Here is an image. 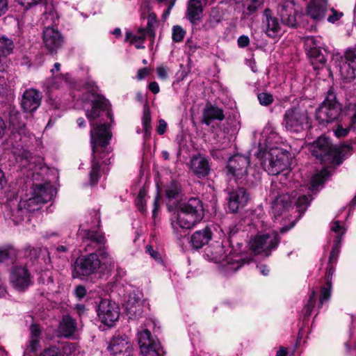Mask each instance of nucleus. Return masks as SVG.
Instances as JSON below:
<instances>
[{"instance_id":"1","label":"nucleus","mask_w":356,"mask_h":356,"mask_svg":"<svg viewBox=\"0 0 356 356\" xmlns=\"http://www.w3.org/2000/svg\"><path fill=\"white\" fill-rule=\"evenodd\" d=\"M87 99L91 102L92 108L87 110L86 115L92 127L90 130V143L92 149L90 181L92 185L97 183L100 168L99 160L109 154L108 145L111 138V133L107 124H95L93 121L101 117L102 113L106 112L108 118L112 120L109 111V103L102 95L95 92L88 94Z\"/></svg>"},{"instance_id":"2","label":"nucleus","mask_w":356,"mask_h":356,"mask_svg":"<svg viewBox=\"0 0 356 356\" xmlns=\"http://www.w3.org/2000/svg\"><path fill=\"white\" fill-rule=\"evenodd\" d=\"M229 238L224 241L222 245H217L211 252V259L217 264H220L225 273H231L238 270L245 262V254L241 250L242 244L236 243L234 246L230 238L238 232V229L234 224L230 225L226 229Z\"/></svg>"},{"instance_id":"3","label":"nucleus","mask_w":356,"mask_h":356,"mask_svg":"<svg viewBox=\"0 0 356 356\" xmlns=\"http://www.w3.org/2000/svg\"><path fill=\"white\" fill-rule=\"evenodd\" d=\"M204 216V209L202 201L199 198L191 197L179 204L176 221L172 222V225L174 229H190L200 222Z\"/></svg>"},{"instance_id":"4","label":"nucleus","mask_w":356,"mask_h":356,"mask_svg":"<svg viewBox=\"0 0 356 356\" xmlns=\"http://www.w3.org/2000/svg\"><path fill=\"white\" fill-rule=\"evenodd\" d=\"M350 149L348 145H332L327 138L321 136L314 143L311 151L314 156L325 164H340Z\"/></svg>"},{"instance_id":"5","label":"nucleus","mask_w":356,"mask_h":356,"mask_svg":"<svg viewBox=\"0 0 356 356\" xmlns=\"http://www.w3.org/2000/svg\"><path fill=\"white\" fill-rule=\"evenodd\" d=\"M153 8L154 1L143 0L140 7L141 17L147 19V27L139 28L135 34L131 31H127L125 33V40L131 44H134L137 49L144 47L142 44L146 35H149L151 40L154 39V27L156 24V18L152 11Z\"/></svg>"},{"instance_id":"6","label":"nucleus","mask_w":356,"mask_h":356,"mask_svg":"<svg viewBox=\"0 0 356 356\" xmlns=\"http://www.w3.org/2000/svg\"><path fill=\"white\" fill-rule=\"evenodd\" d=\"M341 111V104L337 99L335 93L329 90L324 101L316 111V119L319 124L326 125L337 121Z\"/></svg>"},{"instance_id":"7","label":"nucleus","mask_w":356,"mask_h":356,"mask_svg":"<svg viewBox=\"0 0 356 356\" xmlns=\"http://www.w3.org/2000/svg\"><path fill=\"white\" fill-rule=\"evenodd\" d=\"M282 124L292 133H300L311 127V120L306 109L293 106L284 115Z\"/></svg>"},{"instance_id":"8","label":"nucleus","mask_w":356,"mask_h":356,"mask_svg":"<svg viewBox=\"0 0 356 356\" xmlns=\"http://www.w3.org/2000/svg\"><path fill=\"white\" fill-rule=\"evenodd\" d=\"M80 234L82 235L83 242L86 243V251L95 250L102 259H106L105 262L111 264L113 260L105 250L106 238L102 233L97 230L86 229H81Z\"/></svg>"},{"instance_id":"9","label":"nucleus","mask_w":356,"mask_h":356,"mask_svg":"<svg viewBox=\"0 0 356 356\" xmlns=\"http://www.w3.org/2000/svg\"><path fill=\"white\" fill-rule=\"evenodd\" d=\"M305 48L315 70L319 69L327 61L328 53L321 48V38L307 36L304 39Z\"/></svg>"},{"instance_id":"10","label":"nucleus","mask_w":356,"mask_h":356,"mask_svg":"<svg viewBox=\"0 0 356 356\" xmlns=\"http://www.w3.org/2000/svg\"><path fill=\"white\" fill-rule=\"evenodd\" d=\"M280 243V238L276 232L257 235L250 241V249L257 254L264 253L269 256L272 250L275 249Z\"/></svg>"},{"instance_id":"11","label":"nucleus","mask_w":356,"mask_h":356,"mask_svg":"<svg viewBox=\"0 0 356 356\" xmlns=\"http://www.w3.org/2000/svg\"><path fill=\"white\" fill-rule=\"evenodd\" d=\"M250 158L248 156L236 154L232 156L227 163V168L229 175L241 184L246 181Z\"/></svg>"},{"instance_id":"12","label":"nucleus","mask_w":356,"mask_h":356,"mask_svg":"<svg viewBox=\"0 0 356 356\" xmlns=\"http://www.w3.org/2000/svg\"><path fill=\"white\" fill-rule=\"evenodd\" d=\"M288 156L280 149H271L265 163V170L270 175H278L288 169Z\"/></svg>"},{"instance_id":"13","label":"nucleus","mask_w":356,"mask_h":356,"mask_svg":"<svg viewBox=\"0 0 356 356\" xmlns=\"http://www.w3.org/2000/svg\"><path fill=\"white\" fill-rule=\"evenodd\" d=\"M101 261L96 252L78 257L74 263V273L77 277L88 276L99 268Z\"/></svg>"},{"instance_id":"14","label":"nucleus","mask_w":356,"mask_h":356,"mask_svg":"<svg viewBox=\"0 0 356 356\" xmlns=\"http://www.w3.org/2000/svg\"><path fill=\"white\" fill-rule=\"evenodd\" d=\"M282 23L273 15L271 10L266 8L262 15L261 30L267 37L280 38L284 33Z\"/></svg>"},{"instance_id":"15","label":"nucleus","mask_w":356,"mask_h":356,"mask_svg":"<svg viewBox=\"0 0 356 356\" xmlns=\"http://www.w3.org/2000/svg\"><path fill=\"white\" fill-rule=\"evenodd\" d=\"M278 183L273 181L270 186V196L272 202V211L275 215L280 216L282 211L293 202L295 196H291L285 191H277Z\"/></svg>"},{"instance_id":"16","label":"nucleus","mask_w":356,"mask_h":356,"mask_svg":"<svg viewBox=\"0 0 356 356\" xmlns=\"http://www.w3.org/2000/svg\"><path fill=\"white\" fill-rule=\"evenodd\" d=\"M97 313L104 324L112 326L119 318L120 309L115 302L108 299H103L98 305Z\"/></svg>"},{"instance_id":"17","label":"nucleus","mask_w":356,"mask_h":356,"mask_svg":"<svg viewBox=\"0 0 356 356\" xmlns=\"http://www.w3.org/2000/svg\"><path fill=\"white\" fill-rule=\"evenodd\" d=\"M37 196L31 192V197L27 200H22L17 204V208L10 211L13 220L17 222L23 220L25 212H33L40 209V205L42 204Z\"/></svg>"},{"instance_id":"18","label":"nucleus","mask_w":356,"mask_h":356,"mask_svg":"<svg viewBox=\"0 0 356 356\" xmlns=\"http://www.w3.org/2000/svg\"><path fill=\"white\" fill-rule=\"evenodd\" d=\"M108 349L113 356H131L132 344L126 335H115L111 340Z\"/></svg>"},{"instance_id":"19","label":"nucleus","mask_w":356,"mask_h":356,"mask_svg":"<svg viewBox=\"0 0 356 356\" xmlns=\"http://www.w3.org/2000/svg\"><path fill=\"white\" fill-rule=\"evenodd\" d=\"M10 283L19 291H24L31 284V277L28 270L23 266H15L10 273Z\"/></svg>"},{"instance_id":"20","label":"nucleus","mask_w":356,"mask_h":356,"mask_svg":"<svg viewBox=\"0 0 356 356\" xmlns=\"http://www.w3.org/2000/svg\"><path fill=\"white\" fill-rule=\"evenodd\" d=\"M278 13L283 24L291 28L296 27L298 10L293 0L283 1L279 6Z\"/></svg>"},{"instance_id":"21","label":"nucleus","mask_w":356,"mask_h":356,"mask_svg":"<svg viewBox=\"0 0 356 356\" xmlns=\"http://www.w3.org/2000/svg\"><path fill=\"white\" fill-rule=\"evenodd\" d=\"M339 72L345 79L350 80L356 77V49H348L341 58Z\"/></svg>"},{"instance_id":"22","label":"nucleus","mask_w":356,"mask_h":356,"mask_svg":"<svg viewBox=\"0 0 356 356\" xmlns=\"http://www.w3.org/2000/svg\"><path fill=\"white\" fill-rule=\"evenodd\" d=\"M248 200L249 194L244 188H234L228 193V209L232 213H236L246 205Z\"/></svg>"},{"instance_id":"23","label":"nucleus","mask_w":356,"mask_h":356,"mask_svg":"<svg viewBox=\"0 0 356 356\" xmlns=\"http://www.w3.org/2000/svg\"><path fill=\"white\" fill-rule=\"evenodd\" d=\"M138 343L143 356H156V340L148 329L138 332Z\"/></svg>"},{"instance_id":"24","label":"nucleus","mask_w":356,"mask_h":356,"mask_svg":"<svg viewBox=\"0 0 356 356\" xmlns=\"http://www.w3.org/2000/svg\"><path fill=\"white\" fill-rule=\"evenodd\" d=\"M41 93L33 88L24 91L22 98V107L26 113L35 111L41 104Z\"/></svg>"},{"instance_id":"25","label":"nucleus","mask_w":356,"mask_h":356,"mask_svg":"<svg viewBox=\"0 0 356 356\" xmlns=\"http://www.w3.org/2000/svg\"><path fill=\"white\" fill-rule=\"evenodd\" d=\"M43 42L51 53L56 52L63 44V38L57 29L47 27L43 31Z\"/></svg>"},{"instance_id":"26","label":"nucleus","mask_w":356,"mask_h":356,"mask_svg":"<svg viewBox=\"0 0 356 356\" xmlns=\"http://www.w3.org/2000/svg\"><path fill=\"white\" fill-rule=\"evenodd\" d=\"M207 0H188L186 9V17L193 25L200 22L203 15L204 6Z\"/></svg>"},{"instance_id":"27","label":"nucleus","mask_w":356,"mask_h":356,"mask_svg":"<svg viewBox=\"0 0 356 356\" xmlns=\"http://www.w3.org/2000/svg\"><path fill=\"white\" fill-rule=\"evenodd\" d=\"M190 168L197 177L201 178L209 175L210 165L205 156L202 154H197L191 158Z\"/></svg>"},{"instance_id":"28","label":"nucleus","mask_w":356,"mask_h":356,"mask_svg":"<svg viewBox=\"0 0 356 356\" xmlns=\"http://www.w3.org/2000/svg\"><path fill=\"white\" fill-rule=\"evenodd\" d=\"M328 10L327 1L325 0H312L307 6V13L314 21L323 19Z\"/></svg>"},{"instance_id":"29","label":"nucleus","mask_w":356,"mask_h":356,"mask_svg":"<svg viewBox=\"0 0 356 356\" xmlns=\"http://www.w3.org/2000/svg\"><path fill=\"white\" fill-rule=\"evenodd\" d=\"M31 189L39 202L42 204L50 201L56 193V189L49 182L34 184Z\"/></svg>"},{"instance_id":"30","label":"nucleus","mask_w":356,"mask_h":356,"mask_svg":"<svg viewBox=\"0 0 356 356\" xmlns=\"http://www.w3.org/2000/svg\"><path fill=\"white\" fill-rule=\"evenodd\" d=\"M347 115L350 118L348 127L344 128L342 125H338L334 130L335 136L338 138L344 137L348 135L350 130L356 129V104H349L347 107Z\"/></svg>"},{"instance_id":"31","label":"nucleus","mask_w":356,"mask_h":356,"mask_svg":"<svg viewBox=\"0 0 356 356\" xmlns=\"http://www.w3.org/2000/svg\"><path fill=\"white\" fill-rule=\"evenodd\" d=\"M224 118L223 110L211 104H207L203 111L202 122L208 126L213 120L222 121Z\"/></svg>"},{"instance_id":"32","label":"nucleus","mask_w":356,"mask_h":356,"mask_svg":"<svg viewBox=\"0 0 356 356\" xmlns=\"http://www.w3.org/2000/svg\"><path fill=\"white\" fill-rule=\"evenodd\" d=\"M211 238V232L205 227L202 230L195 232L191 238V243L193 248L200 249L207 244Z\"/></svg>"},{"instance_id":"33","label":"nucleus","mask_w":356,"mask_h":356,"mask_svg":"<svg viewBox=\"0 0 356 356\" xmlns=\"http://www.w3.org/2000/svg\"><path fill=\"white\" fill-rule=\"evenodd\" d=\"M76 328V321L70 316H65L60 323L58 329L61 335L65 337H69L74 333Z\"/></svg>"},{"instance_id":"34","label":"nucleus","mask_w":356,"mask_h":356,"mask_svg":"<svg viewBox=\"0 0 356 356\" xmlns=\"http://www.w3.org/2000/svg\"><path fill=\"white\" fill-rule=\"evenodd\" d=\"M222 15L218 9L213 8L210 11L208 18L202 25V29L204 31H209L217 26V25L221 22Z\"/></svg>"},{"instance_id":"35","label":"nucleus","mask_w":356,"mask_h":356,"mask_svg":"<svg viewBox=\"0 0 356 356\" xmlns=\"http://www.w3.org/2000/svg\"><path fill=\"white\" fill-rule=\"evenodd\" d=\"M13 48L14 44L10 39L4 36L0 37V63L13 52Z\"/></svg>"},{"instance_id":"36","label":"nucleus","mask_w":356,"mask_h":356,"mask_svg":"<svg viewBox=\"0 0 356 356\" xmlns=\"http://www.w3.org/2000/svg\"><path fill=\"white\" fill-rule=\"evenodd\" d=\"M31 336L29 341V348L32 352L37 350L40 341V331L38 325H31L30 327Z\"/></svg>"},{"instance_id":"37","label":"nucleus","mask_w":356,"mask_h":356,"mask_svg":"<svg viewBox=\"0 0 356 356\" xmlns=\"http://www.w3.org/2000/svg\"><path fill=\"white\" fill-rule=\"evenodd\" d=\"M70 347L69 345L52 346L44 350L41 356H65L66 350Z\"/></svg>"},{"instance_id":"38","label":"nucleus","mask_w":356,"mask_h":356,"mask_svg":"<svg viewBox=\"0 0 356 356\" xmlns=\"http://www.w3.org/2000/svg\"><path fill=\"white\" fill-rule=\"evenodd\" d=\"M328 176L329 172L326 168L323 169L319 172L314 175L311 181L312 189L314 190L322 184Z\"/></svg>"},{"instance_id":"39","label":"nucleus","mask_w":356,"mask_h":356,"mask_svg":"<svg viewBox=\"0 0 356 356\" xmlns=\"http://www.w3.org/2000/svg\"><path fill=\"white\" fill-rule=\"evenodd\" d=\"M331 291L332 282L328 280V281L326 282L325 285L321 288L318 307H321L325 302L330 299L331 296Z\"/></svg>"},{"instance_id":"40","label":"nucleus","mask_w":356,"mask_h":356,"mask_svg":"<svg viewBox=\"0 0 356 356\" xmlns=\"http://www.w3.org/2000/svg\"><path fill=\"white\" fill-rule=\"evenodd\" d=\"M143 129L145 131V137L147 138L150 134V113L148 107L145 105L143 110V116L142 119Z\"/></svg>"},{"instance_id":"41","label":"nucleus","mask_w":356,"mask_h":356,"mask_svg":"<svg viewBox=\"0 0 356 356\" xmlns=\"http://www.w3.org/2000/svg\"><path fill=\"white\" fill-rule=\"evenodd\" d=\"M340 243H341V237L337 236L334 240V243L333 245L332 249L330 254V257H329V263L330 264H332L337 261V257L339 254V252H340V247H341Z\"/></svg>"},{"instance_id":"42","label":"nucleus","mask_w":356,"mask_h":356,"mask_svg":"<svg viewBox=\"0 0 356 356\" xmlns=\"http://www.w3.org/2000/svg\"><path fill=\"white\" fill-rule=\"evenodd\" d=\"M309 204V200L305 195H300L296 201V209L300 214L306 211Z\"/></svg>"},{"instance_id":"43","label":"nucleus","mask_w":356,"mask_h":356,"mask_svg":"<svg viewBox=\"0 0 356 356\" xmlns=\"http://www.w3.org/2000/svg\"><path fill=\"white\" fill-rule=\"evenodd\" d=\"M316 302V292L313 291L309 296L307 304L304 307L303 312L305 318H308L313 310Z\"/></svg>"},{"instance_id":"44","label":"nucleus","mask_w":356,"mask_h":356,"mask_svg":"<svg viewBox=\"0 0 356 356\" xmlns=\"http://www.w3.org/2000/svg\"><path fill=\"white\" fill-rule=\"evenodd\" d=\"M147 195V191L145 188H141L139 191V193L136 199V205L138 209L141 212H144L145 211L144 204L146 201L145 196Z\"/></svg>"},{"instance_id":"45","label":"nucleus","mask_w":356,"mask_h":356,"mask_svg":"<svg viewBox=\"0 0 356 356\" xmlns=\"http://www.w3.org/2000/svg\"><path fill=\"white\" fill-rule=\"evenodd\" d=\"M186 34V31L180 26H174L172 28V40L176 42H181Z\"/></svg>"},{"instance_id":"46","label":"nucleus","mask_w":356,"mask_h":356,"mask_svg":"<svg viewBox=\"0 0 356 356\" xmlns=\"http://www.w3.org/2000/svg\"><path fill=\"white\" fill-rule=\"evenodd\" d=\"M259 103L262 106H267L271 104L273 102V97L271 94L267 92H261L257 95Z\"/></svg>"},{"instance_id":"47","label":"nucleus","mask_w":356,"mask_h":356,"mask_svg":"<svg viewBox=\"0 0 356 356\" xmlns=\"http://www.w3.org/2000/svg\"><path fill=\"white\" fill-rule=\"evenodd\" d=\"M137 305L134 306L131 305L130 301L128 302L127 306V312L133 315L140 316L142 313L141 302L140 300L136 302Z\"/></svg>"},{"instance_id":"48","label":"nucleus","mask_w":356,"mask_h":356,"mask_svg":"<svg viewBox=\"0 0 356 356\" xmlns=\"http://www.w3.org/2000/svg\"><path fill=\"white\" fill-rule=\"evenodd\" d=\"M264 0H245V5L247 6L248 10L250 13L254 12L257 8L262 4Z\"/></svg>"},{"instance_id":"49","label":"nucleus","mask_w":356,"mask_h":356,"mask_svg":"<svg viewBox=\"0 0 356 356\" xmlns=\"http://www.w3.org/2000/svg\"><path fill=\"white\" fill-rule=\"evenodd\" d=\"M331 14L327 16V21L330 23H335L339 19H341L343 14L341 12H339L333 8L330 9Z\"/></svg>"},{"instance_id":"50","label":"nucleus","mask_w":356,"mask_h":356,"mask_svg":"<svg viewBox=\"0 0 356 356\" xmlns=\"http://www.w3.org/2000/svg\"><path fill=\"white\" fill-rule=\"evenodd\" d=\"M70 249L69 245H59L52 249L54 250V254H57L59 257H65L66 253L68 252Z\"/></svg>"},{"instance_id":"51","label":"nucleus","mask_w":356,"mask_h":356,"mask_svg":"<svg viewBox=\"0 0 356 356\" xmlns=\"http://www.w3.org/2000/svg\"><path fill=\"white\" fill-rule=\"evenodd\" d=\"M19 4L24 8V10H28L32 6L42 2V0H18Z\"/></svg>"},{"instance_id":"52","label":"nucleus","mask_w":356,"mask_h":356,"mask_svg":"<svg viewBox=\"0 0 356 356\" xmlns=\"http://www.w3.org/2000/svg\"><path fill=\"white\" fill-rule=\"evenodd\" d=\"M330 229L332 232L338 234L337 236H339L341 238L344 233V231L342 230V227L340 225V222L339 220L334 221L331 225Z\"/></svg>"},{"instance_id":"53","label":"nucleus","mask_w":356,"mask_h":356,"mask_svg":"<svg viewBox=\"0 0 356 356\" xmlns=\"http://www.w3.org/2000/svg\"><path fill=\"white\" fill-rule=\"evenodd\" d=\"M237 44L239 47L245 48L250 44V39L247 35H241L237 40Z\"/></svg>"},{"instance_id":"54","label":"nucleus","mask_w":356,"mask_h":356,"mask_svg":"<svg viewBox=\"0 0 356 356\" xmlns=\"http://www.w3.org/2000/svg\"><path fill=\"white\" fill-rule=\"evenodd\" d=\"M168 69L163 65L157 67V74L161 79H165L168 77Z\"/></svg>"},{"instance_id":"55","label":"nucleus","mask_w":356,"mask_h":356,"mask_svg":"<svg viewBox=\"0 0 356 356\" xmlns=\"http://www.w3.org/2000/svg\"><path fill=\"white\" fill-rule=\"evenodd\" d=\"M149 74V70L147 67L140 69L138 71L136 78L138 80H142Z\"/></svg>"},{"instance_id":"56","label":"nucleus","mask_w":356,"mask_h":356,"mask_svg":"<svg viewBox=\"0 0 356 356\" xmlns=\"http://www.w3.org/2000/svg\"><path fill=\"white\" fill-rule=\"evenodd\" d=\"M167 129V123L164 120H160L159 121V126L157 127V134L163 135Z\"/></svg>"},{"instance_id":"57","label":"nucleus","mask_w":356,"mask_h":356,"mask_svg":"<svg viewBox=\"0 0 356 356\" xmlns=\"http://www.w3.org/2000/svg\"><path fill=\"white\" fill-rule=\"evenodd\" d=\"M175 3V1H172V0L168 1V7L165 10V11L163 12V15H162V18L163 19V20H165L168 18V17L169 16L170 10L173 8Z\"/></svg>"},{"instance_id":"58","label":"nucleus","mask_w":356,"mask_h":356,"mask_svg":"<svg viewBox=\"0 0 356 356\" xmlns=\"http://www.w3.org/2000/svg\"><path fill=\"white\" fill-rule=\"evenodd\" d=\"M65 81L64 76H55L53 79L52 83H51V87L58 88L60 87L61 83Z\"/></svg>"},{"instance_id":"59","label":"nucleus","mask_w":356,"mask_h":356,"mask_svg":"<svg viewBox=\"0 0 356 356\" xmlns=\"http://www.w3.org/2000/svg\"><path fill=\"white\" fill-rule=\"evenodd\" d=\"M179 193V189L177 186L169 188L166 191V195L168 198H175Z\"/></svg>"},{"instance_id":"60","label":"nucleus","mask_w":356,"mask_h":356,"mask_svg":"<svg viewBox=\"0 0 356 356\" xmlns=\"http://www.w3.org/2000/svg\"><path fill=\"white\" fill-rule=\"evenodd\" d=\"M86 289L83 286H78L75 289V295L79 298H82L86 296Z\"/></svg>"},{"instance_id":"61","label":"nucleus","mask_w":356,"mask_h":356,"mask_svg":"<svg viewBox=\"0 0 356 356\" xmlns=\"http://www.w3.org/2000/svg\"><path fill=\"white\" fill-rule=\"evenodd\" d=\"M8 9V0H0V17L3 15Z\"/></svg>"},{"instance_id":"62","label":"nucleus","mask_w":356,"mask_h":356,"mask_svg":"<svg viewBox=\"0 0 356 356\" xmlns=\"http://www.w3.org/2000/svg\"><path fill=\"white\" fill-rule=\"evenodd\" d=\"M91 215L93 218V220L91 222L92 225L93 226H95V225L98 226L100 223V216H99V212L96 210H94L91 213Z\"/></svg>"},{"instance_id":"63","label":"nucleus","mask_w":356,"mask_h":356,"mask_svg":"<svg viewBox=\"0 0 356 356\" xmlns=\"http://www.w3.org/2000/svg\"><path fill=\"white\" fill-rule=\"evenodd\" d=\"M18 113L16 114H11L10 116V122L12 124L15 129H22V126L20 124H17V115Z\"/></svg>"},{"instance_id":"64","label":"nucleus","mask_w":356,"mask_h":356,"mask_svg":"<svg viewBox=\"0 0 356 356\" xmlns=\"http://www.w3.org/2000/svg\"><path fill=\"white\" fill-rule=\"evenodd\" d=\"M10 258V252L8 250H0V263H3Z\"/></svg>"}]
</instances>
